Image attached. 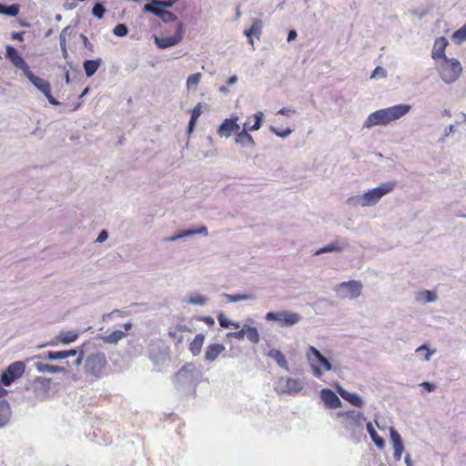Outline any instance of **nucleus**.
<instances>
[{"mask_svg":"<svg viewBox=\"0 0 466 466\" xmlns=\"http://www.w3.org/2000/svg\"><path fill=\"white\" fill-rule=\"evenodd\" d=\"M390 440L393 448V457L395 461H399L401 460L404 451V443L400 434L393 428H389Z\"/></svg>","mask_w":466,"mask_h":466,"instance_id":"4468645a","label":"nucleus"},{"mask_svg":"<svg viewBox=\"0 0 466 466\" xmlns=\"http://www.w3.org/2000/svg\"><path fill=\"white\" fill-rule=\"evenodd\" d=\"M127 27L123 24H118L113 29V34L116 36L123 37L127 34Z\"/></svg>","mask_w":466,"mask_h":466,"instance_id":"37998d69","label":"nucleus"},{"mask_svg":"<svg viewBox=\"0 0 466 466\" xmlns=\"http://www.w3.org/2000/svg\"><path fill=\"white\" fill-rule=\"evenodd\" d=\"M218 321L219 325L224 329H229L230 325H232V320L226 317L225 314L219 313L218 315Z\"/></svg>","mask_w":466,"mask_h":466,"instance_id":"79ce46f5","label":"nucleus"},{"mask_svg":"<svg viewBox=\"0 0 466 466\" xmlns=\"http://www.w3.org/2000/svg\"><path fill=\"white\" fill-rule=\"evenodd\" d=\"M304 388L302 380L291 377L280 378L276 385V390L281 393L295 394Z\"/></svg>","mask_w":466,"mask_h":466,"instance_id":"9d476101","label":"nucleus"},{"mask_svg":"<svg viewBox=\"0 0 466 466\" xmlns=\"http://www.w3.org/2000/svg\"><path fill=\"white\" fill-rule=\"evenodd\" d=\"M222 298L228 303L254 300L257 296L252 291L238 292L236 294H222Z\"/></svg>","mask_w":466,"mask_h":466,"instance_id":"393cba45","label":"nucleus"},{"mask_svg":"<svg viewBox=\"0 0 466 466\" xmlns=\"http://www.w3.org/2000/svg\"><path fill=\"white\" fill-rule=\"evenodd\" d=\"M202 79V74L201 73H195L190 75L186 81V87L188 92L196 91L197 86L200 83Z\"/></svg>","mask_w":466,"mask_h":466,"instance_id":"f704fd0d","label":"nucleus"},{"mask_svg":"<svg viewBox=\"0 0 466 466\" xmlns=\"http://www.w3.org/2000/svg\"><path fill=\"white\" fill-rule=\"evenodd\" d=\"M237 121L238 117L225 119L218 127V134L224 137H229L233 133L238 134L240 127Z\"/></svg>","mask_w":466,"mask_h":466,"instance_id":"6ab92c4d","label":"nucleus"},{"mask_svg":"<svg viewBox=\"0 0 466 466\" xmlns=\"http://www.w3.org/2000/svg\"><path fill=\"white\" fill-rule=\"evenodd\" d=\"M266 320L279 328H289L297 325L302 319L299 313L291 310H277L268 312Z\"/></svg>","mask_w":466,"mask_h":466,"instance_id":"423d86ee","label":"nucleus"},{"mask_svg":"<svg viewBox=\"0 0 466 466\" xmlns=\"http://www.w3.org/2000/svg\"><path fill=\"white\" fill-rule=\"evenodd\" d=\"M35 367L38 372L42 373H58L65 372L66 370L62 367L46 364L43 362H35Z\"/></svg>","mask_w":466,"mask_h":466,"instance_id":"473e14b6","label":"nucleus"},{"mask_svg":"<svg viewBox=\"0 0 466 466\" xmlns=\"http://www.w3.org/2000/svg\"><path fill=\"white\" fill-rule=\"evenodd\" d=\"M205 340V335L202 333L198 334L189 344V350L193 356H198L201 352Z\"/></svg>","mask_w":466,"mask_h":466,"instance_id":"c756f323","label":"nucleus"},{"mask_svg":"<svg viewBox=\"0 0 466 466\" xmlns=\"http://www.w3.org/2000/svg\"><path fill=\"white\" fill-rule=\"evenodd\" d=\"M187 301L194 306H205L208 303V299L205 295L193 293L188 296Z\"/></svg>","mask_w":466,"mask_h":466,"instance_id":"e433bc0d","label":"nucleus"},{"mask_svg":"<svg viewBox=\"0 0 466 466\" xmlns=\"http://www.w3.org/2000/svg\"><path fill=\"white\" fill-rule=\"evenodd\" d=\"M195 235H202V236H208V228L205 226H202L197 229H194Z\"/></svg>","mask_w":466,"mask_h":466,"instance_id":"5fc2aeb1","label":"nucleus"},{"mask_svg":"<svg viewBox=\"0 0 466 466\" xmlns=\"http://www.w3.org/2000/svg\"><path fill=\"white\" fill-rule=\"evenodd\" d=\"M416 356L422 362H428L436 353L435 349H431L428 345L423 344L415 350Z\"/></svg>","mask_w":466,"mask_h":466,"instance_id":"bb28decb","label":"nucleus"},{"mask_svg":"<svg viewBox=\"0 0 466 466\" xmlns=\"http://www.w3.org/2000/svg\"><path fill=\"white\" fill-rule=\"evenodd\" d=\"M45 96L46 97V99L48 100V102L51 104V105H54V106H57L59 105V102L54 98L51 95V91H48V93L46 95H45Z\"/></svg>","mask_w":466,"mask_h":466,"instance_id":"6e6d98bb","label":"nucleus"},{"mask_svg":"<svg viewBox=\"0 0 466 466\" xmlns=\"http://www.w3.org/2000/svg\"><path fill=\"white\" fill-rule=\"evenodd\" d=\"M298 35H297V32L295 30H290L289 35H288V42H291L293 40H295L297 38Z\"/></svg>","mask_w":466,"mask_h":466,"instance_id":"052dcab7","label":"nucleus"},{"mask_svg":"<svg viewBox=\"0 0 466 466\" xmlns=\"http://www.w3.org/2000/svg\"><path fill=\"white\" fill-rule=\"evenodd\" d=\"M184 28L182 25H179L176 35L172 36L160 37L155 36L154 41L157 47L161 49H167L177 46L183 39Z\"/></svg>","mask_w":466,"mask_h":466,"instance_id":"f8f14e48","label":"nucleus"},{"mask_svg":"<svg viewBox=\"0 0 466 466\" xmlns=\"http://www.w3.org/2000/svg\"><path fill=\"white\" fill-rule=\"evenodd\" d=\"M83 359H84V351H83V350H81V352H80V354H79L78 358H77V359H76V366H79V365L82 363Z\"/></svg>","mask_w":466,"mask_h":466,"instance_id":"69168bd1","label":"nucleus"},{"mask_svg":"<svg viewBox=\"0 0 466 466\" xmlns=\"http://www.w3.org/2000/svg\"><path fill=\"white\" fill-rule=\"evenodd\" d=\"M195 236L194 229H187L180 232V237L183 238H188Z\"/></svg>","mask_w":466,"mask_h":466,"instance_id":"13d9d810","label":"nucleus"},{"mask_svg":"<svg viewBox=\"0 0 466 466\" xmlns=\"http://www.w3.org/2000/svg\"><path fill=\"white\" fill-rule=\"evenodd\" d=\"M268 357L274 360L280 368L284 369L285 370H289L287 359L279 350L271 349L268 352Z\"/></svg>","mask_w":466,"mask_h":466,"instance_id":"cd10ccee","label":"nucleus"},{"mask_svg":"<svg viewBox=\"0 0 466 466\" xmlns=\"http://www.w3.org/2000/svg\"><path fill=\"white\" fill-rule=\"evenodd\" d=\"M235 141L237 144H238L242 147H254V140L247 130L238 131L236 136Z\"/></svg>","mask_w":466,"mask_h":466,"instance_id":"c85d7f7f","label":"nucleus"},{"mask_svg":"<svg viewBox=\"0 0 466 466\" xmlns=\"http://www.w3.org/2000/svg\"><path fill=\"white\" fill-rule=\"evenodd\" d=\"M451 40L456 45H461L466 42V25L453 32V34L451 35Z\"/></svg>","mask_w":466,"mask_h":466,"instance_id":"ea45409f","label":"nucleus"},{"mask_svg":"<svg viewBox=\"0 0 466 466\" xmlns=\"http://www.w3.org/2000/svg\"><path fill=\"white\" fill-rule=\"evenodd\" d=\"M306 359L314 377L320 379L325 372L334 371L336 366L317 348L309 346L306 351Z\"/></svg>","mask_w":466,"mask_h":466,"instance_id":"39448f33","label":"nucleus"},{"mask_svg":"<svg viewBox=\"0 0 466 466\" xmlns=\"http://www.w3.org/2000/svg\"><path fill=\"white\" fill-rule=\"evenodd\" d=\"M456 124H451L445 127L443 131V137H449L451 134L454 133L456 130Z\"/></svg>","mask_w":466,"mask_h":466,"instance_id":"8fccbe9b","label":"nucleus"},{"mask_svg":"<svg viewBox=\"0 0 466 466\" xmlns=\"http://www.w3.org/2000/svg\"><path fill=\"white\" fill-rule=\"evenodd\" d=\"M396 187L395 181L380 183L377 187L368 188L363 193L352 194L345 203L350 208H370L376 206L380 199L391 193Z\"/></svg>","mask_w":466,"mask_h":466,"instance_id":"f03ea898","label":"nucleus"},{"mask_svg":"<svg viewBox=\"0 0 466 466\" xmlns=\"http://www.w3.org/2000/svg\"><path fill=\"white\" fill-rule=\"evenodd\" d=\"M46 358L50 360H57L66 359L64 350L62 351H49Z\"/></svg>","mask_w":466,"mask_h":466,"instance_id":"a18cd8bd","label":"nucleus"},{"mask_svg":"<svg viewBox=\"0 0 466 466\" xmlns=\"http://www.w3.org/2000/svg\"><path fill=\"white\" fill-rule=\"evenodd\" d=\"M107 237H108V236H107L106 231L103 230V231H101V232L99 233V235H98V237H97V238H96V242H98V243H102V242H104V241H106V240Z\"/></svg>","mask_w":466,"mask_h":466,"instance_id":"4d7b16f0","label":"nucleus"},{"mask_svg":"<svg viewBox=\"0 0 466 466\" xmlns=\"http://www.w3.org/2000/svg\"><path fill=\"white\" fill-rule=\"evenodd\" d=\"M225 350L226 347L221 343L208 344L205 349L204 360L208 363L214 362Z\"/></svg>","mask_w":466,"mask_h":466,"instance_id":"aec40b11","label":"nucleus"},{"mask_svg":"<svg viewBox=\"0 0 466 466\" xmlns=\"http://www.w3.org/2000/svg\"><path fill=\"white\" fill-rule=\"evenodd\" d=\"M11 408L6 401L0 402V428L5 426L11 418Z\"/></svg>","mask_w":466,"mask_h":466,"instance_id":"2f4dec72","label":"nucleus"},{"mask_svg":"<svg viewBox=\"0 0 466 466\" xmlns=\"http://www.w3.org/2000/svg\"><path fill=\"white\" fill-rule=\"evenodd\" d=\"M25 76L31 82V84L44 96L46 95L48 91H51L50 83L47 80L34 75L31 70Z\"/></svg>","mask_w":466,"mask_h":466,"instance_id":"412c9836","label":"nucleus"},{"mask_svg":"<svg viewBox=\"0 0 466 466\" xmlns=\"http://www.w3.org/2000/svg\"><path fill=\"white\" fill-rule=\"evenodd\" d=\"M405 463H406L407 466H412L411 458H410V454H407L405 456Z\"/></svg>","mask_w":466,"mask_h":466,"instance_id":"774afa93","label":"nucleus"},{"mask_svg":"<svg viewBox=\"0 0 466 466\" xmlns=\"http://www.w3.org/2000/svg\"><path fill=\"white\" fill-rule=\"evenodd\" d=\"M348 241L345 239H337L323 248L316 250L315 255H320L329 252H340L348 247Z\"/></svg>","mask_w":466,"mask_h":466,"instance_id":"b1692460","label":"nucleus"},{"mask_svg":"<svg viewBox=\"0 0 466 466\" xmlns=\"http://www.w3.org/2000/svg\"><path fill=\"white\" fill-rule=\"evenodd\" d=\"M100 66V60H86L84 62L85 73L87 76H92Z\"/></svg>","mask_w":466,"mask_h":466,"instance_id":"4c0bfd02","label":"nucleus"},{"mask_svg":"<svg viewBox=\"0 0 466 466\" xmlns=\"http://www.w3.org/2000/svg\"><path fill=\"white\" fill-rule=\"evenodd\" d=\"M278 114L283 115L287 117H292L297 115V111L290 107H283L279 110Z\"/></svg>","mask_w":466,"mask_h":466,"instance_id":"49530a36","label":"nucleus"},{"mask_svg":"<svg viewBox=\"0 0 466 466\" xmlns=\"http://www.w3.org/2000/svg\"><path fill=\"white\" fill-rule=\"evenodd\" d=\"M177 18V15H175L172 12L166 10V12L164 13V15L161 17V20L164 23H168V22L176 21Z\"/></svg>","mask_w":466,"mask_h":466,"instance_id":"de8ad7c7","label":"nucleus"},{"mask_svg":"<svg viewBox=\"0 0 466 466\" xmlns=\"http://www.w3.org/2000/svg\"><path fill=\"white\" fill-rule=\"evenodd\" d=\"M106 12L105 7L101 4H96L92 9L94 16L101 19Z\"/></svg>","mask_w":466,"mask_h":466,"instance_id":"c03bdc74","label":"nucleus"},{"mask_svg":"<svg viewBox=\"0 0 466 466\" xmlns=\"http://www.w3.org/2000/svg\"><path fill=\"white\" fill-rule=\"evenodd\" d=\"M60 46H61V48L64 52V55L66 54V39L65 37L62 36V35H60Z\"/></svg>","mask_w":466,"mask_h":466,"instance_id":"e2e57ef3","label":"nucleus"},{"mask_svg":"<svg viewBox=\"0 0 466 466\" xmlns=\"http://www.w3.org/2000/svg\"><path fill=\"white\" fill-rule=\"evenodd\" d=\"M25 369V366L22 361H15L10 364L1 376V382L5 386H9L23 375Z\"/></svg>","mask_w":466,"mask_h":466,"instance_id":"9b49d317","label":"nucleus"},{"mask_svg":"<svg viewBox=\"0 0 466 466\" xmlns=\"http://www.w3.org/2000/svg\"><path fill=\"white\" fill-rule=\"evenodd\" d=\"M20 6L17 4L5 6L0 4V15H5L8 16H16L19 13Z\"/></svg>","mask_w":466,"mask_h":466,"instance_id":"58836bf2","label":"nucleus"},{"mask_svg":"<svg viewBox=\"0 0 466 466\" xmlns=\"http://www.w3.org/2000/svg\"><path fill=\"white\" fill-rule=\"evenodd\" d=\"M319 396L327 408L338 409L342 407L340 399L329 389H322L319 391Z\"/></svg>","mask_w":466,"mask_h":466,"instance_id":"f3484780","label":"nucleus"},{"mask_svg":"<svg viewBox=\"0 0 466 466\" xmlns=\"http://www.w3.org/2000/svg\"><path fill=\"white\" fill-rule=\"evenodd\" d=\"M438 293L433 290L423 289L415 293L414 299L418 304L424 305L438 300Z\"/></svg>","mask_w":466,"mask_h":466,"instance_id":"a878e982","label":"nucleus"},{"mask_svg":"<svg viewBox=\"0 0 466 466\" xmlns=\"http://www.w3.org/2000/svg\"><path fill=\"white\" fill-rule=\"evenodd\" d=\"M336 390L340 397L350 403L352 406L357 408H361L364 406L365 401L360 395L345 390L339 384H336Z\"/></svg>","mask_w":466,"mask_h":466,"instance_id":"dca6fc26","label":"nucleus"},{"mask_svg":"<svg viewBox=\"0 0 466 466\" xmlns=\"http://www.w3.org/2000/svg\"><path fill=\"white\" fill-rule=\"evenodd\" d=\"M12 39L19 40V41L23 40L22 34L21 33H13Z\"/></svg>","mask_w":466,"mask_h":466,"instance_id":"338daca9","label":"nucleus"},{"mask_svg":"<svg viewBox=\"0 0 466 466\" xmlns=\"http://www.w3.org/2000/svg\"><path fill=\"white\" fill-rule=\"evenodd\" d=\"M420 387H422L423 389H425L429 392L433 391L435 390V388H436V386L433 383H431V382H428V381L422 382L420 384Z\"/></svg>","mask_w":466,"mask_h":466,"instance_id":"603ef678","label":"nucleus"},{"mask_svg":"<svg viewBox=\"0 0 466 466\" xmlns=\"http://www.w3.org/2000/svg\"><path fill=\"white\" fill-rule=\"evenodd\" d=\"M261 23L255 22L249 30L245 31V35L248 37V43L251 46H254V40L257 38L259 40L260 38V31H261Z\"/></svg>","mask_w":466,"mask_h":466,"instance_id":"7c9ffc66","label":"nucleus"},{"mask_svg":"<svg viewBox=\"0 0 466 466\" xmlns=\"http://www.w3.org/2000/svg\"><path fill=\"white\" fill-rule=\"evenodd\" d=\"M376 427H380L377 420H374V421H369L366 424L367 431L372 442L378 449L382 450L385 448V441L380 436H379L376 431Z\"/></svg>","mask_w":466,"mask_h":466,"instance_id":"4be33fe9","label":"nucleus"},{"mask_svg":"<svg viewBox=\"0 0 466 466\" xmlns=\"http://www.w3.org/2000/svg\"><path fill=\"white\" fill-rule=\"evenodd\" d=\"M455 124L456 126L466 124V114L461 113Z\"/></svg>","mask_w":466,"mask_h":466,"instance_id":"bf43d9fd","label":"nucleus"},{"mask_svg":"<svg viewBox=\"0 0 466 466\" xmlns=\"http://www.w3.org/2000/svg\"><path fill=\"white\" fill-rule=\"evenodd\" d=\"M64 352H65V357L66 359V358L73 357V356L76 355L77 350H64Z\"/></svg>","mask_w":466,"mask_h":466,"instance_id":"680f3d73","label":"nucleus"},{"mask_svg":"<svg viewBox=\"0 0 466 466\" xmlns=\"http://www.w3.org/2000/svg\"><path fill=\"white\" fill-rule=\"evenodd\" d=\"M448 45L449 41L444 36H439L434 40L431 52L434 64L448 57L446 56Z\"/></svg>","mask_w":466,"mask_h":466,"instance_id":"ddd939ff","label":"nucleus"},{"mask_svg":"<svg viewBox=\"0 0 466 466\" xmlns=\"http://www.w3.org/2000/svg\"><path fill=\"white\" fill-rule=\"evenodd\" d=\"M191 114L197 117H199L202 114V105L198 103L191 111Z\"/></svg>","mask_w":466,"mask_h":466,"instance_id":"864d4df0","label":"nucleus"},{"mask_svg":"<svg viewBox=\"0 0 466 466\" xmlns=\"http://www.w3.org/2000/svg\"><path fill=\"white\" fill-rule=\"evenodd\" d=\"M197 368L194 363L185 364L177 373V380L180 383L191 382L196 379Z\"/></svg>","mask_w":466,"mask_h":466,"instance_id":"a211bd4d","label":"nucleus"},{"mask_svg":"<svg viewBox=\"0 0 466 466\" xmlns=\"http://www.w3.org/2000/svg\"><path fill=\"white\" fill-rule=\"evenodd\" d=\"M378 75H380L382 77H385L386 76V72H385V70L382 67L378 66L373 71V73L371 75V78H375Z\"/></svg>","mask_w":466,"mask_h":466,"instance_id":"3c124183","label":"nucleus"},{"mask_svg":"<svg viewBox=\"0 0 466 466\" xmlns=\"http://www.w3.org/2000/svg\"><path fill=\"white\" fill-rule=\"evenodd\" d=\"M440 79L446 85L457 82L463 73L461 61L455 57H447L434 64Z\"/></svg>","mask_w":466,"mask_h":466,"instance_id":"20e7f679","label":"nucleus"},{"mask_svg":"<svg viewBox=\"0 0 466 466\" xmlns=\"http://www.w3.org/2000/svg\"><path fill=\"white\" fill-rule=\"evenodd\" d=\"M261 116H262V114L260 112L256 113L253 116V123L251 124L250 120H247L243 124L242 130H247L248 132V131H254V130L259 129L260 123H261Z\"/></svg>","mask_w":466,"mask_h":466,"instance_id":"c9c22d12","label":"nucleus"},{"mask_svg":"<svg viewBox=\"0 0 466 466\" xmlns=\"http://www.w3.org/2000/svg\"><path fill=\"white\" fill-rule=\"evenodd\" d=\"M230 328L236 330L227 333V338L236 339L238 340H242L244 338H247L251 343L257 344L259 342L260 336L258 329L255 327H251L248 322L240 323L232 321Z\"/></svg>","mask_w":466,"mask_h":466,"instance_id":"0eeeda50","label":"nucleus"},{"mask_svg":"<svg viewBox=\"0 0 466 466\" xmlns=\"http://www.w3.org/2000/svg\"><path fill=\"white\" fill-rule=\"evenodd\" d=\"M177 2V0H164V1L157 0L156 5H161L165 9H167V8L172 7Z\"/></svg>","mask_w":466,"mask_h":466,"instance_id":"09e8293b","label":"nucleus"},{"mask_svg":"<svg viewBox=\"0 0 466 466\" xmlns=\"http://www.w3.org/2000/svg\"><path fill=\"white\" fill-rule=\"evenodd\" d=\"M336 418L352 440H359L366 420L362 412L356 410H340L336 413Z\"/></svg>","mask_w":466,"mask_h":466,"instance_id":"7ed1b4c3","label":"nucleus"},{"mask_svg":"<svg viewBox=\"0 0 466 466\" xmlns=\"http://www.w3.org/2000/svg\"><path fill=\"white\" fill-rule=\"evenodd\" d=\"M79 338V332L76 330H62L56 337V340L52 341L50 345L56 346L58 343L63 345H68L70 343L75 342Z\"/></svg>","mask_w":466,"mask_h":466,"instance_id":"5701e85b","label":"nucleus"},{"mask_svg":"<svg viewBox=\"0 0 466 466\" xmlns=\"http://www.w3.org/2000/svg\"><path fill=\"white\" fill-rule=\"evenodd\" d=\"M412 106L410 104H397L373 111L363 121L362 127L370 129L375 127H387L408 115Z\"/></svg>","mask_w":466,"mask_h":466,"instance_id":"f257e3e1","label":"nucleus"},{"mask_svg":"<svg viewBox=\"0 0 466 466\" xmlns=\"http://www.w3.org/2000/svg\"><path fill=\"white\" fill-rule=\"evenodd\" d=\"M268 129L270 132H272L278 137H280L282 139L287 138L293 132V129L290 127H286L284 129H279L272 125L268 127Z\"/></svg>","mask_w":466,"mask_h":466,"instance_id":"a19ab883","label":"nucleus"},{"mask_svg":"<svg viewBox=\"0 0 466 466\" xmlns=\"http://www.w3.org/2000/svg\"><path fill=\"white\" fill-rule=\"evenodd\" d=\"M238 81V76H231L228 79V85L229 86H232L234 84H236Z\"/></svg>","mask_w":466,"mask_h":466,"instance_id":"0e129e2a","label":"nucleus"},{"mask_svg":"<svg viewBox=\"0 0 466 466\" xmlns=\"http://www.w3.org/2000/svg\"><path fill=\"white\" fill-rule=\"evenodd\" d=\"M5 56L6 58H8L15 67L23 71L24 75H25L31 70L28 64L25 61V59L21 56L17 50L12 46H6Z\"/></svg>","mask_w":466,"mask_h":466,"instance_id":"2eb2a0df","label":"nucleus"},{"mask_svg":"<svg viewBox=\"0 0 466 466\" xmlns=\"http://www.w3.org/2000/svg\"><path fill=\"white\" fill-rule=\"evenodd\" d=\"M126 337V332L122 330H114L102 337V339L106 343L116 344L119 340Z\"/></svg>","mask_w":466,"mask_h":466,"instance_id":"72a5a7b5","label":"nucleus"},{"mask_svg":"<svg viewBox=\"0 0 466 466\" xmlns=\"http://www.w3.org/2000/svg\"><path fill=\"white\" fill-rule=\"evenodd\" d=\"M363 285L360 280H349L336 285L333 289L337 298L340 299H355L362 292Z\"/></svg>","mask_w":466,"mask_h":466,"instance_id":"1a4fd4ad","label":"nucleus"},{"mask_svg":"<svg viewBox=\"0 0 466 466\" xmlns=\"http://www.w3.org/2000/svg\"><path fill=\"white\" fill-rule=\"evenodd\" d=\"M106 366V355L102 352H96L86 357L84 368L87 376L99 379L103 376Z\"/></svg>","mask_w":466,"mask_h":466,"instance_id":"6e6552de","label":"nucleus"}]
</instances>
